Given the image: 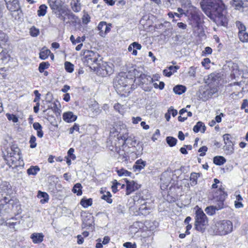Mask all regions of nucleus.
Segmentation results:
<instances>
[{"instance_id":"0e129e2a","label":"nucleus","mask_w":248,"mask_h":248,"mask_svg":"<svg viewBox=\"0 0 248 248\" xmlns=\"http://www.w3.org/2000/svg\"><path fill=\"white\" fill-rule=\"evenodd\" d=\"M168 111L170 113L173 117H175L177 114V111L174 109L172 107L168 109Z\"/></svg>"},{"instance_id":"6ab92c4d","label":"nucleus","mask_w":248,"mask_h":248,"mask_svg":"<svg viewBox=\"0 0 248 248\" xmlns=\"http://www.w3.org/2000/svg\"><path fill=\"white\" fill-rule=\"evenodd\" d=\"M11 188L12 186L9 182H2L0 184V192L9 193L11 191Z\"/></svg>"},{"instance_id":"7c9ffc66","label":"nucleus","mask_w":248,"mask_h":248,"mask_svg":"<svg viewBox=\"0 0 248 248\" xmlns=\"http://www.w3.org/2000/svg\"><path fill=\"white\" fill-rule=\"evenodd\" d=\"M50 7L53 10H57L60 6V3L58 0H47Z\"/></svg>"},{"instance_id":"cd10ccee","label":"nucleus","mask_w":248,"mask_h":248,"mask_svg":"<svg viewBox=\"0 0 248 248\" xmlns=\"http://www.w3.org/2000/svg\"><path fill=\"white\" fill-rule=\"evenodd\" d=\"M173 91L176 94H181L186 92V87L183 85H178L174 87Z\"/></svg>"},{"instance_id":"9b49d317","label":"nucleus","mask_w":248,"mask_h":248,"mask_svg":"<svg viewBox=\"0 0 248 248\" xmlns=\"http://www.w3.org/2000/svg\"><path fill=\"white\" fill-rule=\"evenodd\" d=\"M110 136L116 137L117 136L118 140H122L123 141V145L128 144V141L130 140L128 137V134L125 133L124 134H120L118 133L115 129H112L110 132Z\"/></svg>"},{"instance_id":"aec40b11","label":"nucleus","mask_w":248,"mask_h":248,"mask_svg":"<svg viewBox=\"0 0 248 248\" xmlns=\"http://www.w3.org/2000/svg\"><path fill=\"white\" fill-rule=\"evenodd\" d=\"M146 165V162L140 159L136 161L133 168L135 171H140L143 169Z\"/></svg>"},{"instance_id":"de8ad7c7","label":"nucleus","mask_w":248,"mask_h":248,"mask_svg":"<svg viewBox=\"0 0 248 248\" xmlns=\"http://www.w3.org/2000/svg\"><path fill=\"white\" fill-rule=\"evenodd\" d=\"M82 23L84 24H87L90 22V16L88 13L84 12L82 17Z\"/></svg>"},{"instance_id":"c85d7f7f","label":"nucleus","mask_w":248,"mask_h":248,"mask_svg":"<svg viewBox=\"0 0 248 248\" xmlns=\"http://www.w3.org/2000/svg\"><path fill=\"white\" fill-rule=\"evenodd\" d=\"M238 35L240 41L243 43H248V33L246 31L238 32Z\"/></svg>"},{"instance_id":"58836bf2","label":"nucleus","mask_w":248,"mask_h":248,"mask_svg":"<svg viewBox=\"0 0 248 248\" xmlns=\"http://www.w3.org/2000/svg\"><path fill=\"white\" fill-rule=\"evenodd\" d=\"M217 211L215 206H210L207 207L205 211L208 215L212 216L216 213V211Z\"/></svg>"},{"instance_id":"e2e57ef3","label":"nucleus","mask_w":248,"mask_h":248,"mask_svg":"<svg viewBox=\"0 0 248 248\" xmlns=\"http://www.w3.org/2000/svg\"><path fill=\"white\" fill-rule=\"evenodd\" d=\"M11 201L10 197H4L1 200H0L1 204H5L9 203Z\"/></svg>"},{"instance_id":"f8f14e48","label":"nucleus","mask_w":248,"mask_h":248,"mask_svg":"<svg viewBox=\"0 0 248 248\" xmlns=\"http://www.w3.org/2000/svg\"><path fill=\"white\" fill-rule=\"evenodd\" d=\"M7 9L11 12H18L20 9V6L18 0H13L5 2Z\"/></svg>"},{"instance_id":"774afa93","label":"nucleus","mask_w":248,"mask_h":248,"mask_svg":"<svg viewBox=\"0 0 248 248\" xmlns=\"http://www.w3.org/2000/svg\"><path fill=\"white\" fill-rule=\"evenodd\" d=\"M163 74L165 76L167 77H170L172 75V72L170 70L164 69L163 70Z\"/></svg>"},{"instance_id":"864d4df0","label":"nucleus","mask_w":248,"mask_h":248,"mask_svg":"<svg viewBox=\"0 0 248 248\" xmlns=\"http://www.w3.org/2000/svg\"><path fill=\"white\" fill-rule=\"evenodd\" d=\"M226 146L225 147V150H226L228 152V154H232L233 152V145L232 143H229L227 144H226Z\"/></svg>"},{"instance_id":"dca6fc26","label":"nucleus","mask_w":248,"mask_h":248,"mask_svg":"<svg viewBox=\"0 0 248 248\" xmlns=\"http://www.w3.org/2000/svg\"><path fill=\"white\" fill-rule=\"evenodd\" d=\"M63 120L67 123H72L75 121L77 116L71 111L64 112L62 115Z\"/></svg>"},{"instance_id":"69168bd1","label":"nucleus","mask_w":248,"mask_h":248,"mask_svg":"<svg viewBox=\"0 0 248 248\" xmlns=\"http://www.w3.org/2000/svg\"><path fill=\"white\" fill-rule=\"evenodd\" d=\"M33 127L36 130L42 129V126H41V125L39 123L37 122H35L33 124Z\"/></svg>"},{"instance_id":"4be33fe9","label":"nucleus","mask_w":248,"mask_h":248,"mask_svg":"<svg viewBox=\"0 0 248 248\" xmlns=\"http://www.w3.org/2000/svg\"><path fill=\"white\" fill-rule=\"evenodd\" d=\"M168 175L167 173H163L160 178V181L161 182V187H164L166 188L169 185L170 178L169 177L167 179H166V176Z\"/></svg>"},{"instance_id":"9d476101","label":"nucleus","mask_w":248,"mask_h":248,"mask_svg":"<svg viewBox=\"0 0 248 248\" xmlns=\"http://www.w3.org/2000/svg\"><path fill=\"white\" fill-rule=\"evenodd\" d=\"M227 196V194L221 187H219L216 192L215 196L217 197V200L218 201V203L215 206L217 210H219L224 207L223 201Z\"/></svg>"},{"instance_id":"f3484780","label":"nucleus","mask_w":248,"mask_h":248,"mask_svg":"<svg viewBox=\"0 0 248 248\" xmlns=\"http://www.w3.org/2000/svg\"><path fill=\"white\" fill-rule=\"evenodd\" d=\"M115 150L119 154V156L118 157V159L119 161L122 162H124L125 163H127L129 159V157L127 154H126L123 150H121L120 149H118L117 147H116Z\"/></svg>"},{"instance_id":"8fccbe9b","label":"nucleus","mask_w":248,"mask_h":248,"mask_svg":"<svg viewBox=\"0 0 248 248\" xmlns=\"http://www.w3.org/2000/svg\"><path fill=\"white\" fill-rule=\"evenodd\" d=\"M30 34L33 37H36L38 35L39 33V30L35 27H32L30 29Z\"/></svg>"},{"instance_id":"6e6d98bb","label":"nucleus","mask_w":248,"mask_h":248,"mask_svg":"<svg viewBox=\"0 0 248 248\" xmlns=\"http://www.w3.org/2000/svg\"><path fill=\"white\" fill-rule=\"evenodd\" d=\"M6 116L9 120H12L14 123H16L18 122V118L16 115L14 114H7Z\"/></svg>"},{"instance_id":"13d9d810","label":"nucleus","mask_w":248,"mask_h":248,"mask_svg":"<svg viewBox=\"0 0 248 248\" xmlns=\"http://www.w3.org/2000/svg\"><path fill=\"white\" fill-rule=\"evenodd\" d=\"M188 74L189 76L195 77L196 74V68L193 66L190 67L189 68Z\"/></svg>"},{"instance_id":"a211bd4d","label":"nucleus","mask_w":248,"mask_h":248,"mask_svg":"<svg viewBox=\"0 0 248 248\" xmlns=\"http://www.w3.org/2000/svg\"><path fill=\"white\" fill-rule=\"evenodd\" d=\"M44 237L43 233L34 232L31 235V238L34 244L41 243L43 241Z\"/></svg>"},{"instance_id":"393cba45","label":"nucleus","mask_w":248,"mask_h":248,"mask_svg":"<svg viewBox=\"0 0 248 248\" xmlns=\"http://www.w3.org/2000/svg\"><path fill=\"white\" fill-rule=\"evenodd\" d=\"M90 111H92L93 115H96L100 113L101 109L99 106V105L96 102L92 104L89 107Z\"/></svg>"},{"instance_id":"f03ea898","label":"nucleus","mask_w":248,"mask_h":248,"mask_svg":"<svg viewBox=\"0 0 248 248\" xmlns=\"http://www.w3.org/2000/svg\"><path fill=\"white\" fill-rule=\"evenodd\" d=\"M232 223L228 220H223L217 222L212 228L213 234L218 235H225L231 233L232 231Z\"/></svg>"},{"instance_id":"2eb2a0df","label":"nucleus","mask_w":248,"mask_h":248,"mask_svg":"<svg viewBox=\"0 0 248 248\" xmlns=\"http://www.w3.org/2000/svg\"><path fill=\"white\" fill-rule=\"evenodd\" d=\"M245 2H248V0H231L230 1V4L237 10L243 8Z\"/></svg>"},{"instance_id":"4468645a","label":"nucleus","mask_w":248,"mask_h":248,"mask_svg":"<svg viewBox=\"0 0 248 248\" xmlns=\"http://www.w3.org/2000/svg\"><path fill=\"white\" fill-rule=\"evenodd\" d=\"M140 187V186L134 181H127L126 182V194L127 195L130 194L132 192L138 189Z\"/></svg>"},{"instance_id":"ddd939ff","label":"nucleus","mask_w":248,"mask_h":248,"mask_svg":"<svg viewBox=\"0 0 248 248\" xmlns=\"http://www.w3.org/2000/svg\"><path fill=\"white\" fill-rule=\"evenodd\" d=\"M10 56L7 50L0 46V65L7 63L10 60Z\"/></svg>"},{"instance_id":"f257e3e1","label":"nucleus","mask_w":248,"mask_h":248,"mask_svg":"<svg viewBox=\"0 0 248 248\" xmlns=\"http://www.w3.org/2000/svg\"><path fill=\"white\" fill-rule=\"evenodd\" d=\"M218 0H203L201 2L202 11L211 20L217 24L225 26L227 19L223 14L224 5L217 2Z\"/></svg>"},{"instance_id":"5fc2aeb1","label":"nucleus","mask_w":248,"mask_h":248,"mask_svg":"<svg viewBox=\"0 0 248 248\" xmlns=\"http://www.w3.org/2000/svg\"><path fill=\"white\" fill-rule=\"evenodd\" d=\"M122 107L123 106L119 103H116L114 105V109L120 114H123V113Z\"/></svg>"},{"instance_id":"5701e85b","label":"nucleus","mask_w":248,"mask_h":248,"mask_svg":"<svg viewBox=\"0 0 248 248\" xmlns=\"http://www.w3.org/2000/svg\"><path fill=\"white\" fill-rule=\"evenodd\" d=\"M93 217L91 215L87 216L83 219L82 226L83 227H90L93 223Z\"/></svg>"},{"instance_id":"680f3d73","label":"nucleus","mask_w":248,"mask_h":248,"mask_svg":"<svg viewBox=\"0 0 248 248\" xmlns=\"http://www.w3.org/2000/svg\"><path fill=\"white\" fill-rule=\"evenodd\" d=\"M124 247L126 248H136V245L131 242H126L123 244Z\"/></svg>"},{"instance_id":"a19ab883","label":"nucleus","mask_w":248,"mask_h":248,"mask_svg":"<svg viewBox=\"0 0 248 248\" xmlns=\"http://www.w3.org/2000/svg\"><path fill=\"white\" fill-rule=\"evenodd\" d=\"M111 194L109 192H107L106 194H103L101 199L105 200L108 203H111L112 200L111 199Z\"/></svg>"},{"instance_id":"37998d69","label":"nucleus","mask_w":248,"mask_h":248,"mask_svg":"<svg viewBox=\"0 0 248 248\" xmlns=\"http://www.w3.org/2000/svg\"><path fill=\"white\" fill-rule=\"evenodd\" d=\"M66 71L69 73H72L74 71V65L69 62H66L64 63Z\"/></svg>"},{"instance_id":"423d86ee","label":"nucleus","mask_w":248,"mask_h":248,"mask_svg":"<svg viewBox=\"0 0 248 248\" xmlns=\"http://www.w3.org/2000/svg\"><path fill=\"white\" fill-rule=\"evenodd\" d=\"M190 24L193 28H199L202 22V14L196 8L193 7V11L190 13Z\"/></svg>"},{"instance_id":"412c9836","label":"nucleus","mask_w":248,"mask_h":248,"mask_svg":"<svg viewBox=\"0 0 248 248\" xmlns=\"http://www.w3.org/2000/svg\"><path fill=\"white\" fill-rule=\"evenodd\" d=\"M37 197L38 198L41 199L40 202L42 204L47 202L49 200L48 195L45 192L39 191Z\"/></svg>"},{"instance_id":"79ce46f5","label":"nucleus","mask_w":248,"mask_h":248,"mask_svg":"<svg viewBox=\"0 0 248 248\" xmlns=\"http://www.w3.org/2000/svg\"><path fill=\"white\" fill-rule=\"evenodd\" d=\"M50 65L48 62H42L40 63L39 66V71L40 73H43L44 72V70L46 69H47Z\"/></svg>"},{"instance_id":"e433bc0d","label":"nucleus","mask_w":248,"mask_h":248,"mask_svg":"<svg viewBox=\"0 0 248 248\" xmlns=\"http://www.w3.org/2000/svg\"><path fill=\"white\" fill-rule=\"evenodd\" d=\"M67 16L72 24H76L80 21L78 17L72 13L67 14Z\"/></svg>"},{"instance_id":"603ef678","label":"nucleus","mask_w":248,"mask_h":248,"mask_svg":"<svg viewBox=\"0 0 248 248\" xmlns=\"http://www.w3.org/2000/svg\"><path fill=\"white\" fill-rule=\"evenodd\" d=\"M74 149L71 148L69 149L67 153V156L72 160H75L76 158V155L74 154Z\"/></svg>"},{"instance_id":"c756f323","label":"nucleus","mask_w":248,"mask_h":248,"mask_svg":"<svg viewBox=\"0 0 248 248\" xmlns=\"http://www.w3.org/2000/svg\"><path fill=\"white\" fill-rule=\"evenodd\" d=\"M82 186L80 183L76 184L72 189V192L76 193L78 196H80L82 194Z\"/></svg>"},{"instance_id":"6e6552de","label":"nucleus","mask_w":248,"mask_h":248,"mask_svg":"<svg viewBox=\"0 0 248 248\" xmlns=\"http://www.w3.org/2000/svg\"><path fill=\"white\" fill-rule=\"evenodd\" d=\"M217 92V87H205L200 89L198 97L202 101H206Z\"/></svg>"},{"instance_id":"b1692460","label":"nucleus","mask_w":248,"mask_h":248,"mask_svg":"<svg viewBox=\"0 0 248 248\" xmlns=\"http://www.w3.org/2000/svg\"><path fill=\"white\" fill-rule=\"evenodd\" d=\"M193 130L195 133H198L200 130L202 133H204L206 130V127L202 122H198L194 126Z\"/></svg>"},{"instance_id":"1a4fd4ad","label":"nucleus","mask_w":248,"mask_h":248,"mask_svg":"<svg viewBox=\"0 0 248 248\" xmlns=\"http://www.w3.org/2000/svg\"><path fill=\"white\" fill-rule=\"evenodd\" d=\"M19 148L17 147H11L8 148L6 151V155H4L6 157L5 159L12 163L16 162L19 157Z\"/></svg>"},{"instance_id":"338daca9","label":"nucleus","mask_w":248,"mask_h":248,"mask_svg":"<svg viewBox=\"0 0 248 248\" xmlns=\"http://www.w3.org/2000/svg\"><path fill=\"white\" fill-rule=\"evenodd\" d=\"M205 54H211L212 52V49L211 47L207 46L202 52Z\"/></svg>"},{"instance_id":"2f4dec72","label":"nucleus","mask_w":248,"mask_h":248,"mask_svg":"<svg viewBox=\"0 0 248 248\" xmlns=\"http://www.w3.org/2000/svg\"><path fill=\"white\" fill-rule=\"evenodd\" d=\"M226 161V159L222 156H216L214 157L213 162L217 165H222Z\"/></svg>"},{"instance_id":"f704fd0d","label":"nucleus","mask_w":248,"mask_h":248,"mask_svg":"<svg viewBox=\"0 0 248 248\" xmlns=\"http://www.w3.org/2000/svg\"><path fill=\"white\" fill-rule=\"evenodd\" d=\"M80 204L84 208H87L90 206H91L93 203V201L91 198L88 199H82L80 201Z\"/></svg>"},{"instance_id":"a878e982","label":"nucleus","mask_w":248,"mask_h":248,"mask_svg":"<svg viewBox=\"0 0 248 248\" xmlns=\"http://www.w3.org/2000/svg\"><path fill=\"white\" fill-rule=\"evenodd\" d=\"M71 8L75 12H79L81 10V6L78 0H72L71 2Z\"/></svg>"},{"instance_id":"39448f33","label":"nucleus","mask_w":248,"mask_h":248,"mask_svg":"<svg viewBox=\"0 0 248 248\" xmlns=\"http://www.w3.org/2000/svg\"><path fill=\"white\" fill-rule=\"evenodd\" d=\"M84 62L89 66H91L94 63L98 65L99 63V58L100 56L98 53L88 50L84 52Z\"/></svg>"},{"instance_id":"bb28decb","label":"nucleus","mask_w":248,"mask_h":248,"mask_svg":"<svg viewBox=\"0 0 248 248\" xmlns=\"http://www.w3.org/2000/svg\"><path fill=\"white\" fill-rule=\"evenodd\" d=\"M40 170V168L38 166H31L27 170V172L29 175H35Z\"/></svg>"},{"instance_id":"72a5a7b5","label":"nucleus","mask_w":248,"mask_h":248,"mask_svg":"<svg viewBox=\"0 0 248 248\" xmlns=\"http://www.w3.org/2000/svg\"><path fill=\"white\" fill-rule=\"evenodd\" d=\"M47 6L45 4L41 5L37 11V15L39 16H44L46 13Z\"/></svg>"},{"instance_id":"bf43d9fd","label":"nucleus","mask_w":248,"mask_h":248,"mask_svg":"<svg viewBox=\"0 0 248 248\" xmlns=\"http://www.w3.org/2000/svg\"><path fill=\"white\" fill-rule=\"evenodd\" d=\"M207 147L205 146H202L199 149V152H201V154L200 155V156H203L205 155V153L207 151Z\"/></svg>"},{"instance_id":"c03bdc74","label":"nucleus","mask_w":248,"mask_h":248,"mask_svg":"<svg viewBox=\"0 0 248 248\" xmlns=\"http://www.w3.org/2000/svg\"><path fill=\"white\" fill-rule=\"evenodd\" d=\"M236 26L238 28V32H243L246 31V27L245 25L239 21H237L235 22Z\"/></svg>"},{"instance_id":"3c124183","label":"nucleus","mask_w":248,"mask_h":248,"mask_svg":"<svg viewBox=\"0 0 248 248\" xmlns=\"http://www.w3.org/2000/svg\"><path fill=\"white\" fill-rule=\"evenodd\" d=\"M30 147L34 148L36 147L37 144L36 143V138L34 136L32 135L30 138Z\"/></svg>"},{"instance_id":"c9c22d12","label":"nucleus","mask_w":248,"mask_h":248,"mask_svg":"<svg viewBox=\"0 0 248 248\" xmlns=\"http://www.w3.org/2000/svg\"><path fill=\"white\" fill-rule=\"evenodd\" d=\"M131 46L133 47L132 54L134 56H136L138 53L137 50H140L141 48V45L138 42H134L131 44Z\"/></svg>"},{"instance_id":"20e7f679","label":"nucleus","mask_w":248,"mask_h":248,"mask_svg":"<svg viewBox=\"0 0 248 248\" xmlns=\"http://www.w3.org/2000/svg\"><path fill=\"white\" fill-rule=\"evenodd\" d=\"M130 79L126 78L125 73H121L116 77L113 81L114 87L117 92H126V88Z\"/></svg>"},{"instance_id":"4c0bfd02","label":"nucleus","mask_w":248,"mask_h":248,"mask_svg":"<svg viewBox=\"0 0 248 248\" xmlns=\"http://www.w3.org/2000/svg\"><path fill=\"white\" fill-rule=\"evenodd\" d=\"M50 53L51 52L49 49H44L43 48L40 52L39 57L42 60H45L48 58Z\"/></svg>"},{"instance_id":"473e14b6","label":"nucleus","mask_w":248,"mask_h":248,"mask_svg":"<svg viewBox=\"0 0 248 248\" xmlns=\"http://www.w3.org/2000/svg\"><path fill=\"white\" fill-rule=\"evenodd\" d=\"M200 176V174L197 173L193 172L191 173L190 177V185L195 186L197 183V179Z\"/></svg>"},{"instance_id":"052dcab7","label":"nucleus","mask_w":248,"mask_h":248,"mask_svg":"<svg viewBox=\"0 0 248 248\" xmlns=\"http://www.w3.org/2000/svg\"><path fill=\"white\" fill-rule=\"evenodd\" d=\"M79 130V125L75 123L74 124V125L70 128L69 133L73 134L75 130L76 131H78Z\"/></svg>"},{"instance_id":"49530a36","label":"nucleus","mask_w":248,"mask_h":248,"mask_svg":"<svg viewBox=\"0 0 248 248\" xmlns=\"http://www.w3.org/2000/svg\"><path fill=\"white\" fill-rule=\"evenodd\" d=\"M117 173L119 176H130L131 174V172L127 171L126 170L122 169L117 170Z\"/></svg>"},{"instance_id":"09e8293b","label":"nucleus","mask_w":248,"mask_h":248,"mask_svg":"<svg viewBox=\"0 0 248 248\" xmlns=\"http://www.w3.org/2000/svg\"><path fill=\"white\" fill-rule=\"evenodd\" d=\"M106 22L104 21L100 22L97 27L98 30L100 31V35L103 36L102 34L104 31V28L106 26Z\"/></svg>"},{"instance_id":"4d7b16f0","label":"nucleus","mask_w":248,"mask_h":248,"mask_svg":"<svg viewBox=\"0 0 248 248\" xmlns=\"http://www.w3.org/2000/svg\"><path fill=\"white\" fill-rule=\"evenodd\" d=\"M223 140H224V143L225 144H227L229 143H232V141L230 140L231 135L229 134H225L223 135Z\"/></svg>"},{"instance_id":"0eeeda50","label":"nucleus","mask_w":248,"mask_h":248,"mask_svg":"<svg viewBox=\"0 0 248 248\" xmlns=\"http://www.w3.org/2000/svg\"><path fill=\"white\" fill-rule=\"evenodd\" d=\"M99 66L97 73L102 77H106L111 75L113 73V65L111 63L102 62V64L98 63Z\"/></svg>"},{"instance_id":"7ed1b4c3","label":"nucleus","mask_w":248,"mask_h":248,"mask_svg":"<svg viewBox=\"0 0 248 248\" xmlns=\"http://www.w3.org/2000/svg\"><path fill=\"white\" fill-rule=\"evenodd\" d=\"M195 214V229L199 232H203L206 226L208 225V218L201 208H198L196 210Z\"/></svg>"},{"instance_id":"ea45409f","label":"nucleus","mask_w":248,"mask_h":248,"mask_svg":"<svg viewBox=\"0 0 248 248\" xmlns=\"http://www.w3.org/2000/svg\"><path fill=\"white\" fill-rule=\"evenodd\" d=\"M166 141L170 146L173 147L176 145L177 140L172 137H168L166 138Z\"/></svg>"},{"instance_id":"a18cd8bd","label":"nucleus","mask_w":248,"mask_h":248,"mask_svg":"<svg viewBox=\"0 0 248 248\" xmlns=\"http://www.w3.org/2000/svg\"><path fill=\"white\" fill-rule=\"evenodd\" d=\"M7 41V37L5 33L0 31V46L4 44Z\"/></svg>"}]
</instances>
